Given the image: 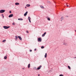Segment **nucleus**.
Instances as JSON below:
<instances>
[{
	"mask_svg": "<svg viewBox=\"0 0 76 76\" xmlns=\"http://www.w3.org/2000/svg\"><path fill=\"white\" fill-rule=\"evenodd\" d=\"M59 76H63V75L61 74L59 75Z\"/></svg>",
	"mask_w": 76,
	"mask_h": 76,
	"instance_id": "nucleus-24",
	"label": "nucleus"
},
{
	"mask_svg": "<svg viewBox=\"0 0 76 76\" xmlns=\"http://www.w3.org/2000/svg\"><path fill=\"white\" fill-rule=\"evenodd\" d=\"M64 45H65L66 46H67L68 45V43H64Z\"/></svg>",
	"mask_w": 76,
	"mask_h": 76,
	"instance_id": "nucleus-7",
	"label": "nucleus"
},
{
	"mask_svg": "<svg viewBox=\"0 0 76 76\" xmlns=\"http://www.w3.org/2000/svg\"><path fill=\"white\" fill-rule=\"evenodd\" d=\"M4 12H5V10H0V13H4Z\"/></svg>",
	"mask_w": 76,
	"mask_h": 76,
	"instance_id": "nucleus-3",
	"label": "nucleus"
},
{
	"mask_svg": "<svg viewBox=\"0 0 76 76\" xmlns=\"http://www.w3.org/2000/svg\"><path fill=\"white\" fill-rule=\"evenodd\" d=\"M45 34H46V32H45L44 33V34L42 35V37H44V36H45Z\"/></svg>",
	"mask_w": 76,
	"mask_h": 76,
	"instance_id": "nucleus-9",
	"label": "nucleus"
},
{
	"mask_svg": "<svg viewBox=\"0 0 76 76\" xmlns=\"http://www.w3.org/2000/svg\"><path fill=\"white\" fill-rule=\"evenodd\" d=\"M26 32L27 34H28V33H29V32L28 31H26Z\"/></svg>",
	"mask_w": 76,
	"mask_h": 76,
	"instance_id": "nucleus-26",
	"label": "nucleus"
},
{
	"mask_svg": "<svg viewBox=\"0 0 76 76\" xmlns=\"http://www.w3.org/2000/svg\"><path fill=\"white\" fill-rule=\"evenodd\" d=\"M38 41H39L41 42L42 41V39L41 38H38Z\"/></svg>",
	"mask_w": 76,
	"mask_h": 76,
	"instance_id": "nucleus-2",
	"label": "nucleus"
},
{
	"mask_svg": "<svg viewBox=\"0 0 76 76\" xmlns=\"http://www.w3.org/2000/svg\"><path fill=\"white\" fill-rule=\"evenodd\" d=\"M48 20H50V18H48Z\"/></svg>",
	"mask_w": 76,
	"mask_h": 76,
	"instance_id": "nucleus-22",
	"label": "nucleus"
},
{
	"mask_svg": "<svg viewBox=\"0 0 76 76\" xmlns=\"http://www.w3.org/2000/svg\"><path fill=\"white\" fill-rule=\"evenodd\" d=\"M15 4V5H19V3L18 2L16 3Z\"/></svg>",
	"mask_w": 76,
	"mask_h": 76,
	"instance_id": "nucleus-11",
	"label": "nucleus"
},
{
	"mask_svg": "<svg viewBox=\"0 0 76 76\" xmlns=\"http://www.w3.org/2000/svg\"><path fill=\"white\" fill-rule=\"evenodd\" d=\"M37 50V49H34V51H36Z\"/></svg>",
	"mask_w": 76,
	"mask_h": 76,
	"instance_id": "nucleus-31",
	"label": "nucleus"
},
{
	"mask_svg": "<svg viewBox=\"0 0 76 76\" xmlns=\"http://www.w3.org/2000/svg\"><path fill=\"white\" fill-rule=\"evenodd\" d=\"M47 53H46L45 54V58H46L47 57Z\"/></svg>",
	"mask_w": 76,
	"mask_h": 76,
	"instance_id": "nucleus-13",
	"label": "nucleus"
},
{
	"mask_svg": "<svg viewBox=\"0 0 76 76\" xmlns=\"http://www.w3.org/2000/svg\"><path fill=\"white\" fill-rule=\"evenodd\" d=\"M3 28H4V29H8V28H10V26H3Z\"/></svg>",
	"mask_w": 76,
	"mask_h": 76,
	"instance_id": "nucleus-1",
	"label": "nucleus"
},
{
	"mask_svg": "<svg viewBox=\"0 0 76 76\" xmlns=\"http://www.w3.org/2000/svg\"><path fill=\"white\" fill-rule=\"evenodd\" d=\"M12 13V12H11L10 11V13Z\"/></svg>",
	"mask_w": 76,
	"mask_h": 76,
	"instance_id": "nucleus-28",
	"label": "nucleus"
},
{
	"mask_svg": "<svg viewBox=\"0 0 76 76\" xmlns=\"http://www.w3.org/2000/svg\"><path fill=\"white\" fill-rule=\"evenodd\" d=\"M68 69H71V68H70V67L69 66H68Z\"/></svg>",
	"mask_w": 76,
	"mask_h": 76,
	"instance_id": "nucleus-19",
	"label": "nucleus"
},
{
	"mask_svg": "<svg viewBox=\"0 0 76 76\" xmlns=\"http://www.w3.org/2000/svg\"><path fill=\"white\" fill-rule=\"evenodd\" d=\"M30 52H31V51H32V50H30Z\"/></svg>",
	"mask_w": 76,
	"mask_h": 76,
	"instance_id": "nucleus-30",
	"label": "nucleus"
},
{
	"mask_svg": "<svg viewBox=\"0 0 76 76\" xmlns=\"http://www.w3.org/2000/svg\"><path fill=\"white\" fill-rule=\"evenodd\" d=\"M7 58V56H5L4 57V59H6Z\"/></svg>",
	"mask_w": 76,
	"mask_h": 76,
	"instance_id": "nucleus-18",
	"label": "nucleus"
},
{
	"mask_svg": "<svg viewBox=\"0 0 76 76\" xmlns=\"http://www.w3.org/2000/svg\"><path fill=\"white\" fill-rule=\"evenodd\" d=\"M3 18H4V16H3Z\"/></svg>",
	"mask_w": 76,
	"mask_h": 76,
	"instance_id": "nucleus-34",
	"label": "nucleus"
},
{
	"mask_svg": "<svg viewBox=\"0 0 76 76\" xmlns=\"http://www.w3.org/2000/svg\"><path fill=\"white\" fill-rule=\"evenodd\" d=\"M6 41V40H4L2 41L3 42H4Z\"/></svg>",
	"mask_w": 76,
	"mask_h": 76,
	"instance_id": "nucleus-21",
	"label": "nucleus"
},
{
	"mask_svg": "<svg viewBox=\"0 0 76 76\" xmlns=\"http://www.w3.org/2000/svg\"><path fill=\"white\" fill-rule=\"evenodd\" d=\"M42 66L41 65H40L38 68H37V70H39V69H41V67Z\"/></svg>",
	"mask_w": 76,
	"mask_h": 76,
	"instance_id": "nucleus-4",
	"label": "nucleus"
},
{
	"mask_svg": "<svg viewBox=\"0 0 76 76\" xmlns=\"http://www.w3.org/2000/svg\"><path fill=\"white\" fill-rule=\"evenodd\" d=\"M15 39L16 40V39H18V37H17V36H15Z\"/></svg>",
	"mask_w": 76,
	"mask_h": 76,
	"instance_id": "nucleus-14",
	"label": "nucleus"
},
{
	"mask_svg": "<svg viewBox=\"0 0 76 76\" xmlns=\"http://www.w3.org/2000/svg\"><path fill=\"white\" fill-rule=\"evenodd\" d=\"M28 19L29 20H31V18H30V17H28Z\"/></svg>",
	"mask_w": 76,
	"mask_h": 76,
	"instance_id": "nucleus-15",
	"label": "nucleus"
},
{
	"mask_svg": "<svg viewBox=\"0 0 76 76\" xmlns=\"http://www.w3.org/2000/svg\"><path fill=\"white\" fill-rule=\"evenodd\" d=\"M30 66H31V65L29 64L28 66V68H30Z\"/></svg>",
	"mask_w": 76,
	"mask_h": 76,
	"instance_id": "nucleus-10",
	"label": "nucleus"
},
{
	"mask_svg": "<svg viewBox=\"0 0 76 76\" xmlns=\"http://www.w3.org/2000/svg\"><path fill=\"white\" fill-rule=\"evenodd\" d=\"M66 6H67V7L69 6V5H66Z\"/></svg>",
	"mask_w": 76,
	"mask_h": 76,
	"instance_id": "nucleus-33",
	"label": "nucleus"
},
{
	"mask_svg": "<svg viewBox=\"0 0 76 76\" xmlns=\"http://www.w3.org/2000/svg\"><path fill=\"white\" fill-rule=\"evenodd\" d=\"M41 48H42V49H43V48H44V47L43 46H42L41 47Z\"/></svg>",
	"mask_w": 76,
	"mask_h": 76,
	"instance_id": "nucleus-17",
	"label": "nucleus"
},
{
	"mask_svg": "<svg viewBox=\"0 0 76 76\" xmlns=\"http://www.w3.org/2000/svg\"><path fill=\"white\" fill-rule=\"evenodd\" d=\"M61 20V21L62 20Z\"/></svg>",
	"mask_w": 76,
	"mask_h": 76,
	"instance_id": "nucleus-36",
	"label": "nucleus"
},
{
	"mask_svg": "<svg viewBox=\"0 0 76 76\" xmlns=\"http://www.w3.org/2000/svg\"><path fill=\"white\" fill-rule=\"evenodd\" d=\"M18 20H23V19H22V18H18Z\"/></svg>",
	"mask_w": 76,
	"mask_h": 76,
	"instance_id": "nucleus-12",
	"label": "nucleus"
},
{
	"mask_svg": "<svg viewBox=\"0 0 76 76\" xmlns=\"http://www.w3.org/2000/svg\"><path fill=\"white\" fill-rule=\"evenodd\" d=\"M75 32H76V30H75Z\"/></svg>",
	"mask_w": 76,
	"mask_h": 76,
	"instance_id": "nucleus-35",
	"label": "nucleus"
},
{
	"mask_svg": "<svg viewBox=\"0 0 76 76\" xmlns=\"http://www.w3.org/2000/svg\"><path fill=\"white\" fill-rule=\"evenodd\" d=\"M28 14V11L26 12L24 14V16H25L27 15V14Z\"/></svg>",
	"mask_w": 76,
	"mask_h": 76,
	"instance_id": "nucleus-8",
	"label": "nucleus"
},
{
	"mask_svg": "<svg viewBox=\"0 0 76 76\" xmlns=\"http://www.w3.org/2000/svg\"><path fill=\"white\" fill-rule=\"evenodd\" d=\"M40 75H39V74L38 75V76H39Z\"/></svg>",
	"mask_w": 76,
	"mask_h": 76,
	"instance_id": "nucleus-32",
	"label": "nucleus"
},
{
	"mask_svg": "<svg viewBox=\"0 0 76 76\" xmlns=\"http://www.w3.org/2000/svg\"><path fill=\"white\" fill-rule=\"evenodd\" d=\"M40 7H41L42 9H43V8H44V7L42 6H40Z\"/></svg>",
	"mask_w": 76,
	"mask_h": 76,
	"instance_id": "nucleus-20",
	"label": "nucleus"
},
{
	"mask_svg": "<svg viewBox=\"0 0 76 76\" xmlns=\"http://www.w3.org/2000/svg\"><path fill=\"white\" fill-rule=\"evenodd\" d=\"M29 20V22H30V23H31V20Z\"/></svg>",
	"mask_w": 76,
	"mask_h": 76,
	"instance_id": "nucleus-29",
	"label": "nucleus"
},
{
	"mask_svg": "<svg viewBox=\"0 0 76 76\" xmlns=\"http://www.w3.org/2000/svg\"><path fill=\"white\" fill-rule=\"evenodd\" d=\"M18 38H19V39H20V41H22V37H21L20 36H18Z\"/></svg>",
	"mask_w": 76,
	"mask_h": 76,
	"instance_id": "nucleus-5",
	"label": "nucleus"
},
{
	"mask_svg": "<svg viewBox=\"0 0 76 76\" xmlns=\"http://www.w3.org/2000/svg\"><path fill=\"white\" fill-rule=\"evenodd\" d=\"M13 16V14H11L9 15V18H12V17Z\"/></svg>",
	"mask_w": 76,
	"mask_h": 76,
	"instance_id": "nucleus-6",
	"label": "nucleus"
},
{
	"mask_svg": "<svg viewBox=\"0 0 76 76\" xmlns=\"http://www.w3.org/2000/svg\"><path fill=\"white\" fill-rule=\"evenodd\" d=\"M25 8H26V7H25Z\"/></svg>",
	"mask_w": 76,
	"mask_h": 76,
	"instance_id": "nucleus-37",
	"label": "nucleus"
},
{
	"mask_svg": "<svg viewBox=\"0 0 76 76\" xmlns=\"http://www.w3.org/2000/svg\"><path fill=\"white\" fill-rule=\"evenodd\" d=\"M34 69H35L36 70H37V68H36V67H34Z\"/></svg>",
	"mask_w": 76,
	"mask_h": 76,
	"instance_id": "nucleus-25",
	"label": "nucleus"
},
{
	"mask_svg": "<svg viewBox=\"0 0 76 76\" xmlns=\"http://www.w3.org/2000/svg\"><path fill=\"white\" fill-rule=\"evenodd\" d=\"M63 17H62V18H61V20H63Z\"/></svg>",
	"mask_w": 76,
	"mask_h": 76,
	"instance_id": "nucleus-27",
	"label": "nucleus"
},
{
	"mask_svg": "<svg viewBox=\"0 0 76 76\" xmlns=\"http://www.w3.org/2000/svg\"><path fill=\"white\" fill-rule=\"evenodd\" d=\"M26 6H27V7H29V6H30V5H29V4H27L26 5Z\"/></svg>",
	"mask_w": 76,
	"mask_h": 76,
	"instance_id": "nucleus-16",
	"label": "nucleus"
},
{
	"mask_svg": "<svg viewBox=\"0 0 76 76\" xmlns=\"http://www.w3.org/2000/svg\"><path fill=\"white\" fill-rule=\"evenodd\" d=\"M12 24L13 25H15V23H12Z\"/></svg>",
	"mask_w": 76,
	"mask_h": 76,
	"instance_id": "nucleus-23",
	"label": "nucleus"
}]
</instances>
